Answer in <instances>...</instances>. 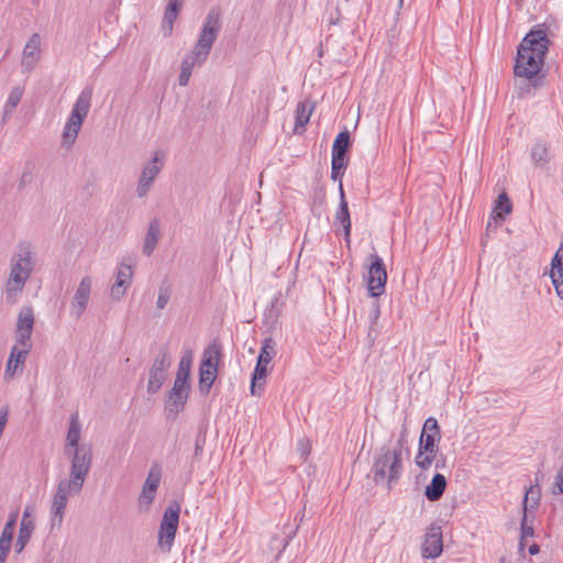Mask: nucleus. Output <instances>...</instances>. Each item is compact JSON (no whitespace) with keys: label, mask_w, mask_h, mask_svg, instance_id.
<instances>
[{"label":"nucleus","mask_w":563,"mask_h":563,"mask_svg":"<svg viewBox=\"0 0 563 563\" xmlns=\"http://www.w3.org/2000/svg\"><path fill=\"white\" fill-rule=\"evenodd\" d=\"M550 277L556 295L563 300V246L556 251L552 258Z\"/></svg>","instance_id":"obj_20"},{"label":"nucleus","mask_w":563,"mask_h":563,"mask_svg":"<svg viewBox=\"0 0 563 563\" xmlns=\"http://www.w3.org/2000/svg\"><path fill=\"white\" fill-rule=\"evenodd\" d=\"M12 544L0 542V563H5Z\"/></svg>","instance_id":"obj_50"},{"label":"nucleus","mask_w":563,"mask_h":563,"mask_svg":"<svg viewBox=\"0 0 563 563\" xmlns=\"http://www.w3.org/2000/svg\"><path fill=\"white\" fill-rule=\"evenodd\" d=\"M184 4V0H169L167 8L164 13L163 24L167 26L169 32L173 29V24L177 19L178 12Z\"/></svg>","instance_id":"obj_33"},{"label":"nucleus","mask_w":563,"mask_h":563,"mask_svg":"<svg viewBox=\"0 0 563 563\" xmlns=\"http://www.w3.org/2000/svg\"><path fill=\"white\" fill-rule=\"evenodd\" d=\"M164 153L156 151L152 156L151 161L142 168L136 186V196L139 198H144L150 192L157 175L164 167Z\"/></svg>","instance_id":"obj_9"},{"label":"nucleus","mask_w":563,"mask_h":563,"mask_svg":"<svg viewBox=\"0 0 563 563\" xmlns=\"http://www.w3.org/2000/svg\"><path fill=\"white\" fill-rule=\"evenodd\" d=\"M23 96V90L20 87H14L4 104V117H7L9 113H11L16 106L20 103Z\"/></svg>","instance_id":"obj_39"},{"label":"nucleus","mask_w":563,"mask_h":563,"mask_svg":"<svg viewBox=\"0 0 563 563\" xmlns=\"http://www.w3.org/2000/svg\"><path fill=\"white\" fill-rule=\"evenodd\" d=\"M446 488V478L444 475L437 473L431 482L426 486L424 496L429 501H438L443 496Z\"/></svg>","instance_id":"obj_25"},{"label":"nucleus","mask_w":563,"mask_h":563,"mask_svg":"<svg viewBox=\"0 0 563 563\" xmlns=\"http://www.w3.org/2000/svg\"><path fill=\"white\" fill-rule=\"evenodd\" d=\"M540 552V547L537 543H533L529 547V553L531 555H536Z\"/></svg>","instance_id":"obj_54"},{"label":"nucleus","mask_w":563,"mask_h":563,"mask_svg":"<svg viewBox=\"0 0 563 563\" xmlns=\"http://www.w3.org/2000/svg\"><path fill=\"white\" fill-rule=\"evenodd\" d=\"M91 99L92 89L90 87L84 88L77 97L63 130L62 144L66 148H70L76 142L81 125L88 115Z\"/></svg>","instance_id":"obj_5"},{"label":"nucleus","mask_w":563,"mask_h":563,"mask_svg":"<svg viewBox=\"0 0 563 563\" xmlns=\"http://www.w3.org/2000/svg\"><path fill=\"white\" fill-rule=\"evenodd\" d=\"M528 512L523 511V516L521 519V527H520V547L523 548V540L530 537H533L534 530L532 525H528Z\"/></svg>","instance_id":"obj_44"},{"label":"nucleus","mask_w":563,"mask_h":563,"mask_svg":"<svg viewBox=\"0 0 563 563\" xmlns=\"http://www.w3.org/2000/svg\"><path fill=\"white\" fill-rule=\"evenodd\" d=\"M379 316H380V305H379L378 300H374L372 302V306H371V309L368 312L369 328H368L367 339L371 343L375 342L377 334L379 332V329H378Z\"/></svg>","instance_id":"obj_31"},{"label":"nucleus","mask_w":563,"mask_h":563,"mask_svg":"<svg viewBox=\"0 0 563 563\" xmlns=\"http://www.w3.org/2000/svg\"><path fill=\"white\" fill-rule=\"evenodd\" d=\"M34 178V165L26 164L24 166V169L22 172V175L20 177L19 187H25L26 185L31 184Z\"/></svg>","instance_id":"obj_46"},{"label":"nucleus","mask_w":563,"mask_h":563,"mask_svg":"<svg viewBox=\"0 0 563 563\" xmlns=\"http://www.w3.org/2000/svg\"><path fill=\"white\" fill-rule=\"evenodd\" d=\"M31 334L32 332H24L15 330V345L19 347V351H25L26 354L30 353L32 349L31 344Z\"/></svg>","instance_id":"obj_42"},{"label":"nucleus","mask_w":563,"mask_h":563,"mask_svg":"<svg viewBox=\"0 0 563 563\" xmlns=\"http://www.w3.org/2000/svg\"><path fill=\"white\" fill-rule=\"evenodd\" d=\"M35 529V522L31 515L30 507H26L23 511L18 539L14 544V551L19 554L23 552L24 548L29 543L32 533Z\"/></svg>","instance_id":"obj_18"},{"label":"nucleus","mask_w":563,"mask_h":563,"mask_svg":"<svg viewBox=\"0 0 563 563\" xmlns=\"http://www.w3.org/2000/svg\"><path fill=\"white\" fill-rule=\"evenodd\" d=\"M541 497V488L538 484L530 486L523 499V511L534 510L538 508Z\"/></svg>","instance_id":"obj_36"},{"label":"nucleus","mask_w":563,"mask_h":563,"mask_svg":"<svg viewBox=\"0 0 563 563\" xmlns=\"http://www.w3.org/2000/svg\"><path fill=\"white\" fill-rule=\"evenodd\" d=\"M70 461L69 478L66 482L74 488H82L92 465V449L89 444H81L71 451H65Z\"/></svg>","instance_id":"obj_6"},{"label":"nucleus","mask_w":563,"mask_h":563,"mask_svg":"<svg viewBox=\"0 0 563 563\" xmlns=\"http://www.w3.org/2000/svg\"><path fill=\"white\" fill-rule=\"evenodd\" d=\"M311 115V109H309L305 103L299 102L297 104L296 109V126L295 129L298 130L299 128L303 129L307 123L309 122Z\"/></svg>","instance_id":"obj_40"},{"label":"nucleus","mask_w":563,"mask_h":563,"mask_svg":"<svg viewBox=\"0 0 563 563\" xmlns=\"http://www.w3.org/2000/svg\"><path fill=\"white\" fill-rule=\"evenodd\" d=\"M296 531H297V528L292 529L291 527H285V530L283 531V533L280 536L275 534L272 537L268 548L271 551L276 552L273 558L274 563H277L279 561L283 552L288 547L290 540L295 537Z\"/></svg>","instance_id":"obj_21"},{"label":"nucleus","mask_w":563,"mask_h":563,"mask_svg":"<svg viewBox=\"0 0 563 563\" xmlns=\"http://www.w3.org/2000/svg\"><path fill=\"white\" fill-rule=\"evenodd\" d=\"M222 346L218 341H212L206 346L199 369L218 371Z\"/></svg>","instance_id":"obj_22"},{"label":"nucleus","mask_w":563,"mask_h":563,"mask_svg":"<svg viewBox=\"0 0 563 563\" xmlns=\"http://www.w3.org/2000/svg\"><path fill=\"white\" fill-rule=\"evenodd\" d=\"M92 291V278L90 276H84L77 288L75 289L74 296L69 305V314L74 319L78 320L85 313L88 308Z\"/></svg>","instance_id":"obj_12"},{"label":"nucleus","mask_w":563,"mask_h":563,"mask_svg":"<svg viewBox=\"0 0 563 563\" xmlns=\"http://www.w3.org/2000/svg\"><path fill=\"white\" fill-rule=\"evenodd\" d=\"M191 362H192L191 352H186L179 362L176 377H179L180 379L183 378V380L188 382V378L190 375Z\"/></svg>","instance_id":"obj_41"},{"label":"nucleus","mask_w":563,"mask_h":563,"mask_svg":"<svg viewBox=\"0 0 563 563\" xmlns=\"http://www.w3.org/2000/svg\"><path fill=\"white\" fill-rule=\"evenodd\" d=\"M27 354L25 351H19L18 346H13L7 362L4 372L5 378H12L19 367L24 365Z\"/></svg>","instance_id":"obj_27"},{"label":"nucleus","mask_w":563,"mask_h":563,"mask_svg":"<svg viewBox=\"0 0 563 563\" xmlns=\"http://www.w3.org/2000/svg\"><path fill=\"white\" fill-rule=\"evenodd\" d=\"M34 327V313L31 307H23L19 312L16 330L32 332Z\"/></svg>","instance_id":"obj_35"},{"label":"nucleus","mask_w":563,"mask_h":563,"mask_svg":"<svg viewBox=\"0 0 563 563\" xmlns=\"http://www.w3.org/2000/svg\"><path fill=\"white\" fill-rule=\"evenodd\" d=\"M531 159L537 167L543 168L551 159L550 150L545 142L538 140L531 147Z\"/></svg>","instance_id":"obj_26"},{"label":"nucleus","mask_w":563,"mask_h":563,"mask_svg":"<svg viewBox=\"0 0 563 563\" xmlns=\"http://www.w3.org/2000/svg\"><path fill=\"white\" fill-rule=\"evenodd\" d=\"M440 440L431 437V434L420 435L418 452L415 457V463L420 470L428 471L434 461L435 468L440 467V462L437 460Z\"/></svg>","instance_id":"obj_11"},{"label":"nucleus","mask_w":563,"mask_h":563,"mask_svg":"<svg viewBox=\"0 0 563 563\" xmlns=\"http://www.w3.org/2000/svg\"><path fill=\"white\" fill-rule=\"evenodd\" d=\"M550 40L545 29H532L517 48L514 65L515 89L520 99L530 98L545 85L542 69Z\"/></svg>","instance_id":"obj_1"},{"label":"nucleus","mask_w":563,"mask_h":563,"mask_svg":"<svg viewBox=\"0 0 563 563\" xmlns=\"http://www.w3.org/2000/svg\"><path fill=\"white\" fill-rule=\"evenodd\" d=\"M81 435V426L78 422L77 416H73L70 419L69 428L66 435L65 451H71L75 448H80L79 444Z\"/></svg>","instance_id":"obj_30"},{"label":"nucleus","mask_w":563,"mask_h":563,"mask_svg":"<svg viewBox=\"0 0 563 563\" xmlns=\"http://www.w3.org/2000/svg\"><path fill=\"white\" fill-rule=\"evenodd\" d=\"M338 181H339L340 203H343V201H346L345 194H344V188H343L342 180H338Z\"/></svg>","instance_id":"obj_53"},{"label":"nucleus","mask_w":563,"mask_h":563,"mask_svg":"<svg viewBox=\"0 0 563 563\" xmlns=\"http://www.w3.org/2000/svg\"><path fill=\"white\" fill-rule=\"evenodd\" d=\"M13 536L14 527L5 523L0 536V542L12 544Z\"/></svg>","instance_id":"obj_49"},{"label":"nucleus","mask_w":563,"mask_h":563,"mask_svg":"<svg viewBox=\"0 0 563 563\" xmlns=\"http://www.w3.org/2000/svg\"><path fill=\"white\" fill-rule=\"evenodd\" d=\"M81 489L82 488H74L73 484L66 482V478L58 483L51 504L52 529L62 526L69 496L79 494Z\"/></svg>","instance_id":"obj_8"},{"label":"nucleus","mask_w":563,"mask_h":563,"mask_svg":"<svg viewBox=\"0 0 563 563\" xmlns=\"http://www.w3.org/2000/svg\"><path fill=\"white\" fill-rule=\"evenodd\" d=\"M406 444H407V429H406V427H402L400 437H399L396 445L394 448H390V450L393 452L399 451V456H402L404 450H406L407 452L409 451L408 448H405Z\"/></svg>","instance_id":"obj_48"},{"label":"nucleus","mask_w":563,"mask_h":563,"mask_svg":"<svg viewBox=\"0 0 563 563\" xmlns=\"http://www.w3.org/2000/svg\"><path fill=\"white\" fill-rule=\"evenodd\" d=\"M347 166V158L344 157H331V179L333 181L342 180Z\"/></svg>","instance_id":"obj_38"},{"label":"nucleus","mask_w":563,"mask_h":563,"mask_svg":"<svg viewBox=\"0 0 563 563\" xmlns=\"http://www.w3.org/2000/svg\"><path fill=\"white\" fill-rule=\"evenodd\" d=\"M218 371L199 369V389L208 394L217 378Z\"/></svg>","instance_id":"obj_37"},{"label":"nucleus","mask_w":563,"mask_h":563,"mask_svg":"<svg viewBox=\"0 0 563 563\" xmlns=\"http://www.w3.org/2000/svg\"><path fill=\"white\" fill-rule=\"evenodd\" d=\"M190 385L187 380H183L179 377L175 378L174 386L169 391V405L167 406V410L169 413H174L175 416L184 409L188 396H189Z\"/></svg>","instance_id":"obj_16"},{"label":"nucleus","mask_w":563,"mask_h":563,"mask_svg":"<svg viewBox=\"0 0 563 563\" xmlns=\"http://www.w3.org/2000/svg\"><path fill=\"white\" fill-rule=\"evenodd\" d=\"M368 261L367 289L372 297L377 298L385 291L387 272L385 263L378 254H371Z\"/></svg>","instance_id":"obj_10"},{"label":"nucleus","mask_w":563,"mask_h":563,"mask_svg":"<svg viewBox=\"0 0 563 563\" xmlns=\"http://www.w3.org/2000/svg\"><path fill=\"white\" fill-rule=\"evenodd\" d=\"M351 146V136L347 130L340 132L333 142L331 156L347 158V152Z\"/></svg>","instance_id":"obj_29"},{"label":"nucleus","mask_w":563,"mask_h":563,"mask_svg":"<svg viewBox=\"0 0 563 563\" xmlns=\"http://www.w3.org/2000/svg\"><path fill=\"white\" fill-rule=\"evenodd\" d=\"M172 296L170 287L168 285H162L158 289V296L156 300V307L158 309H164L168 303Z\"/></svg>","instance_id":"obj_45"},{"label":"nucleus","mask_w":563,"mask_h":563,"mask_svg":"<svg viewBox=\"0 0 563 563\" xmlns=\"http://www.w3.org/2000/svg\"><path fill=\"white\" fill-rule=\"evenodd\" d=\"M206 444V433L205 432H198L195 438V451H194V459L199 460L203 453V448Z\"/></svg>","instance_id":"obj_47"},{"label":"nucleus","mask_w":563,"mask_h":563,"mask_svg":"<svg viewBox=\"0 0 563 563\" xmlns=\"http://www.w3.org/2000/svg\"><path fill=\"white\" fill-rule=\"evenodd\" d=\"M132 276L133 271L131 265L122 263L118 267L115 282L110 289V296L112 299L120 300L124 296L131 285Z\"/></svg>","instance_id":"obj_17"},{"label":"nucleus","mask_w":563,"mask_h":563,"mask_svg":"<svg viewBox=\"0 0 563 563\" xmlns=\"http://www.w3.org/2000/svg\"><path fill=\"white\" fill-rule=\"evenodd\" d=\"M162 478L161 467L158 465H153L150 468L145 483L143 484L142 492L139 496V507L142 510H147L152 505L157 488L159 486Z\"/></svg>","instance_id":"obj_14"},{"label":"nucleus","mask_w":563,"mask_h":563,"mask_svg":"<svg viewBox=\"0 0 563 563\" xmlns=\"http://www.w3.org/2000/svg\"><path fill=\"white\" fill-rule=\"evenodd\" d=\"M299 450L301 452V456L303 459H307L308 454H309V448H308V444L307 443H303V442H300L299 443Z\"/></svg>","instance_id":"obj_52"},{"label":"nucleus","mask_w":563,"mask_h":563,"mask_svg":"<svg viewBox=\"0 0 563 563\" xmlns=\"http://www.w3.org/2000/svg\"><path fill=\"white\" fill-rule=\"evenodd\" d=\"M371 473L376 485H386L390 490L398 484L404 473L402 456H399V451L393 452L388 445L380 446L373 456Z\"/></svg>","instance_id":"obj_4"},{"label":"nucleus","mask_w":563,"mask_h":563,"mask_svg":"<svg viewBox=\"0 0 563 563\" xmlns=\"http://www.w3.org/2000/svg\"><path fill=\"white\" fill-rule=\"evenodd\" d=\"M180 505L172 501L164 511L159 530L157 545L164 553H169L175 541L179 523Z\"/></svg>","instance_id":"obj_7"},{"label":"nucleus","mask_w":563,"mask_h":563,"mask_svg":"<svg viewBox=\"0 0 563 563\" xmlns=\"http://www.w3.org/2000/svg\"><path fill=\"white\" fill-rule=\"evenodd\" d=\"M41 52V36L38 33H33L26 42L22 53V67L26 70L34 68L38 60Z\"/></svg>","instance_id":"obj_19"},{"label":"nucleus","mask_w":563,"mask_h":563,"mask_svg":"<svg viewBox=\"0 0 563 563\" xmlns=\"http://www.w3.org/2000/svg\"><path fill=\"white\" fill-rule=\"evenodd\" d=\"M34 266V253L31 244L27 242L19 243L16 252L11 257L10 274L5 283L7 302L13 305L18 301Z\"/></svg>","instance_id":"obj_3"},{"label":"nucleus","mask_w":563,"mask_h":563,"mask_svg":"<svg viewBox=\"0 0 563 563\" xmlns=\"http://www.w3.org/2000/svg\"><path fill=\"white\" fill-rule=\"evenodd\" d=\"M442 551V528L433 523L426 531L421 545V555L424 559H435L441 555Z\"/></svg>","instance_id":"obj_15"},{"label":"nucleus","mask_w":563,"mask_h":563,"mask_svg":"<svg viewBox=\"0 0 563 563\" xmlns=\"http://www.w3.org/2000/svg\"><path fill=\"white\" fill-rule=\"evenodd\" d=\"M268 374V368L265 365L256 363L251 379V394L253 396H261L264 391L265 378Z\"/></svg>","instance_id":"obj_28"},{"label":"nucleus","mask_w":563,"mask_h":563,"mask_svg":"<svg viewBox=\"0 0 563 563\" xmlns=\"http://www.w3.org/2000/svg\"><path fill=\"white\" fill-rule=\"evenodd\" d=\"M322 55H323V51H322V48L320 47V48H319V52H318V56H319V57H322Z\"/></svg>","instance_id":"obj_55"},{"label":"nucleus","mask_w":563,"mask_h":563,"mask_svg":"<svg viewBox=\"0 0 563 563\" xmlns=\"http://www.w3.org/2000/svg\"><path fill=\"white\" fill-rule=\"evenodd\" d=\"M161 236V223L158 219H153L147 228V232L143 244V254L151 256L157 246Z\"/></svg>","instance_id":"obj_24"},{"label":"nucleus","mask_w":563,"mask_h":563,"mask_svg":"<svg viewBox=\"0 0 563 563\" xmlns=\"http://www.w3.org/2000/svg\"><path fill=\"white\" fill-rule=\"evenodd\" d=\"M511 210L512 203L510 199L508 198L506 192H501L496 200L493 216L490 217L487 223V229L492 227V221L495 222L496 227L501 224V222L505 220V216L510 213Z\"/></svg>","instance_id":"obj_23"},{"label":"nucleus","mask_w":563,"mask_h":563,"mask_svg":"<svg viewBox=\"0 0 563 563\" xmlns=\"http://www.w3.org/2000/svg\"><path fill=\"white\" fill-rule=\"evenodd\" d=\"M276 356V342L273 338H265L262 341V346L260 350V354L257 356V362L261 365L267 366L272 360Z\"/></svg>","instance_id":"obj_32"},{"label":"nucleus","mask_w":563,"mask_h":563,"mask_svg":"<svg viewBox=\"0 0 563 563\" xmlns=\"http://www.w3.org/2000/svg\"><path fill=\"white\" fill-rule=\"evenodd\" d=\"M221 12L212 8L208 12L194 48L186 54L181 62L178 82L187 86L195 66H201L208 58L211 48L221 31Z\"/></svg>","instance_id":"obj_2"},{"label":"nucleus","mask_w":563,"mask_h":563,"mask_svg":"<svg viewBox=\"0 0 563 563\" xmlns=\"http://www.w3.org/2000/svg\"><path fill=\"white\" fill-rule=\"evenodd\" d=\"M431 434V437L441 439L440 426L435 418L429 417L423 423L422 432L420 435Z\"/></svg>","instance_id":"obj_43"},{"label":"nucleus","mask_w":563,"mask_h":563,"mask_svg":"<svg viewBox=\"0 0 563 563\" xmlns=\"http://www.w3.org/2000/svg\"><path fill=\"white\" fill-rule=\"evenodd\" d=\"M18 518H19V510L11 511L5 523L10 525L12 527H15Z\"/></svg>","instance_id":"obj_51"},{"label":"nucleus","mask_w":563,"mask_h":563,"mask_svg":"<svg viewBox=\"0 0 563 563\" xmlns=\"http://www.w3.org/2000/svg\"><path fill=\"white\" fill-rule=\"evenodd\" d=\"M170 366V360L166 352H159L150 369L147 393L156 394L166 379L167 368Z\"/></svg>","instance_id":"obj_13"},{"label":"nucleus","mask_w":563,"mask_h":563,"mask_svg":"<svg viewBox=\"0 0 563 563\" xmlns=\"http://www.w3.org/2000/svg\"><path fill=\"white\" fill-rule=\"evenodd\" d=\"M335 222L340 223L343 228L346 240L351 234V217L349 211L347 201H343V203H339V208L335 213Z\"/></svg>","instance_id":"obj_34"}]
</instances>
